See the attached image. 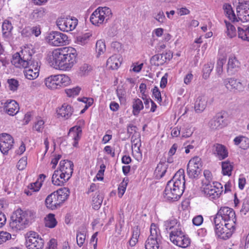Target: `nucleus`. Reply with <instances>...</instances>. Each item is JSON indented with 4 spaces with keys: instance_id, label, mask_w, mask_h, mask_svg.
I'll use <instances>...</instances> for the list:
<instances>
[{
    "instance_id": "nucleus-1",
    "label": "nucleus",
    "mask_w": 249,
    "mask_h": 249,
    "mask_svg": "<svg viewBox=\"0 0 249 249\" xmlns=\"http://www.w3.org/2000/svg\"><path fill=\"white\" fill-rule=\"evenodd\" d=\"M77 53L71 47L59 48L50 52L47 61L51 66L55 69L69 70L76 63Z\"/></svg>"
},
{
    "instance_id": "nucleus-2",
    "label": "nucleus",
    "mask_w": 249,
    "mask_h": 249,
    "mask_svg": "<svg viewBox=\"0 0 249 249\" xmlns=\"http://www.w3.org/2000/svg\"><path fill=\"white\" fill-rule=\"evenodd\" d=\"M184 184V170L179 169L167 182L164 191V197L172 201H177L183 194Z\"/></svg>"
},
{
    "instance_id": "nucleus-3",
    "label": "nucleus",
    "mask_w": 249,
    "mask_h": 249,
    "mask_svg": "<svg viewBox=\"0 0 249 249\" xmlns=\"http://www.w3.org/2000/svg\"><path fill=\"white\" fill-rule=\"evenodd\" d=\"M29 222L28 212L18 209L11 216L10 227L16 231L23 230Z\"/></svg>"
},
{
    "instance_id": "nucleus-4",
    "label": "nucleus",
    "mask_w": 249,
    "mask_h": 249,
    "mask_svg": "<svg viewBox=\"0 0 249 249\" xmlns=\"http://www.w3.org/2000/svg\"><path fill=\"white\" fill-rule=\"evenodd\" d=\"M70 83L69 77L64 74L51 75L45 79L47 87L53 90L67 86Z\"/></svg>"
},
{
    "instance_id": "nucleus-5",
    "label": "nucleus",
    "mask_w": 249,
    "mask_h": 249,
    "mask_svg": "<svg viewBox=\"0 0 249 249\" xmlns=\"http://www.w3.org/2000/svg\"><path fill=\"white\" fill-rule=\"evenodd\" d=\"M161 239L160 230L157 229L154 223H152L151 225L150 235L145 242V249H162L160 246Z\"/></svg>"
},
{
    "instance_id": "nucleus-6",
    "label": "nucleus",
    "mask_w": 249,
    "mask_h": 249,
    "mask_svg": "<svg viewBox=\"0 0 249 249\" xmlns=\"http://www.w3.org/2000/svg\"><path fill=\"white\" fill-rule=\"evenodd\" d=\"M202 165L201 159L195 157L191 159L187 166V174L192 179H197L200 174Z\"/></svg>"
},
{
    "instance_id": "nucleus-7",
    "label": "nucleus",
    "mask_w": 249,
    "mask_h": 249,
    "mask_svg": "<svg viewBox=\"0 0 249 249\" xmlns=\"http://www.w3.org/2000/svg\"><path fill=\"white\" fill-rule=\"evenodd\" d=\"M56 23L61 31L69 32L75 28L78 24V20L74 17L61 16L57 18Z\"/></svg>"
},
{
    "instance_id": "nucleus-8",
    "label": "nucleus",
    "mask_w": 249,
    "mask_h": 249,
    "mask_svg": "<svg viewBox=\"0 0 249 249\" xmlns=\"http://www.w3.org/2000/svg\"><path fill=\"white\" fill-rule=\"evenodd\" d=\"M218 215L221 217L224 223L229 224V227H233L235 226L236 221V215L234 211L228 207H223L218 211Z\"/></svg>"
},
{
    "instance_id": "nucleus-9",
    "label": "nucleus",
    "mask_w": 249,
    "mask_h": 249,
    "mask_svg": "<svg viewBox=\"0 0 249 249\" xmlns=\"http://www.w3.org/2000/svg\"><path fill=\"white\" fill-rule=\"evenodd\" d=\"M26 237V246L28 249H42L44 246V240L39 237L38 234L34 231H30Z\"/></svg>"
},
{
    "instance_id": "nucleus-10",
    "label": "nucleus",
    "mask_w": 249,
    "mask_h": 249,
    "mask_svg": "<svg viewBox=\"0 0 249 249\" xmlns=\"http://www.w3.org/2000/svg\"><path fill=\"white\" fill-rule=\"evenodd\" d=\"M68 36L66 35L59 32H52L47 37L50 45L59 46L68 43Z\"/></svg>"
},
{
    "instance_id": "nucleus-11",
    "label": "nucleus",
    "mask_w": 249,
    "mask_h": 249,
    "mask_svg": "<svg viewBox=\"0 0 249 249\" xmlns=\"http://www.w3.org/2000/svg\"><path fill=\"white\" fill-rule=\"evenodd\" d=\"M73 163L71 160H64L60 161L59 167L62 172L60 174V179L68 181L73 173Z\"/></svg>"
},
{
    "instance_id": "nucleus-12",
    "label": "nucleus",
    "mask_w": 249,
    "mask_h": 249,
    "mask_svg": "<svg viewBox=\"0 0 249 249\" xmlns=\"http://www.w3.org/2000/svg\"><path fill=\"white\" fill-rule=\"evenodd\" d=\"M226 116H227V113L225 112L217 113L209 122L210 128L212 130H216L226 126L227 124Z\"/></svg>"
},
{
    "instance_id": "nucleus-13",
    "label": "nucleus",
    "mask_w": 249,
    "mask_h": 249,
    "mask_svg": "<svg viewBox=\"0 0 249 249\" xmlns=\"http://www.w3.org/2000/svg\"><path fill=\"white\" fill-rule=\"evenodd\" d=\"M14 139L9 134L2 133L0 134V150L4 155H7L13 146Z\"/></svg>"
},
{
    "instance_id": "nucleus-14",
    "label": "nucleus",
    "mask_w": 249,
    "mask_h": 249,
    "mask_svg": "<svg viewBox=\"0 0 249 249\" xmlns=\"http://www.w3.org/2000/svg\"><path fill=\"white\" fill-rule=\"evenodd\" d=\"M64 202V199H62V197H59L54 192L48 195L45 199L46 207L52 210L60 207Z\"/></svg>"
},
{
    "instance_id": "nucleus-15",
    "label": "nucleus",
    "mask_w": 249,
    "mask_h": 249,
    "mask_svg": "<svg viewBox=\"0 0 249 249\" xmlns=\"http://www.w3.org/2000/svg\"><path fill=\"white\" fill-rule=\"evenodd\" d=\"M173 57V53L168 51L162 54H157L153 55L150 59V63L152 65L158 66L162 65L167 60H170Z\"/></svg>"
},
{
    "instance_id": "nucleus-16",
    "label": "nucleus",
    "mask_w": 249,
    "mask_h": 249,
    "mask_svg": "<svg viewBox=\"0 0 249 249\" xmlns=\"http://www.w3.org/2000/svg\"><path fill=\"white\" fill-rule=\"evenodd\" d=\"M201 188L202 192L207 197L213 199L219 197L223 191L220 190L218 187L215 185L212 186L211 184L202 185Z\"/></svg>"
},
{
    "instance_id": "nucleus-17",
    "label": "nucleus",
    "mask_w": 249,
    "mask_h": 249,
    "mask_svg": "<svg viewBox=\"0 0 249 249\" xmlns=\"http://www.w3.org/2000/svg\"><path fill=\"white\" fill-rule=\"evenodd\" d=\"M228 225L229 224L225 223L223 226H221L220 228H217V230H215L216 234L219 238L223 240H227L232 235L235 230V226L231 228Z\"/></svg>"
},
{
    "instance_id": "nucleus-18",
    "label": "nucleus",
    "mask_w": 249,
    "mask_h": 249,
    "mask_svg": "<svg viewBox=\"0 0 249 249\" xmlns=\"http://www.w3.org/2000/svg\"><path fill=\"white\" fill-rule=\"evenodd\" d=\"M213 154L219 160H223L228 156V151L226 147L223 144L215 143L213 147Z\"/></svg>"
},
{
    "instance_id": "nucleus-19",
    "label": "nucleus",
    "mask_w": 249,
    "mask_h": 249,
    "mask_svg": "<svg viewBox=\"0 0 249 249\" xmlns=\"http://www.w3.org/2000/svg\"><path fill=\"white\" fill-rule=\"evenodd\" d=\"M4 109L9 115L14 116L18 112L19 105L15 100H7L5 103Z\"/></svg>"
},
{
    "instance_id": "nucleus-20",
    "label": "nucleus",
    "mask_w": 249,
    "mask_h": 249,
    "mask_svg": "<svg viewBox=\"0 0 249 249\" xmlns=\"http://www.w3.org/2000/svg\"><path fill=\"white\" fill-rule=\"evenodd\" d=\"M223 83L227 89L230 90L235 89L240 91L243 89L241 83L234 78H226L224 80Z\"/></svg>"
},
{
    "instance_id": "nucleus-21",
    "label": "nucleus",
    "mask_w": 249,
    "mask_h": 249,
    "mask_svg": "<svg viewBox=\"0 0 249 249\" xmlns=\"http://www.w3.org/2000/svg\"><path fill=\"white\" fill-rule=\"evenodd\" d=\"M73 112V109L69 105L64 104L60 108L57 110L58 115L65 117L67 119L69 118Z\"/></svg>"
},
{
    "instance_id": "nucleus-22",
    "label": "nucleus",
    "mask_w": 249,
    "mask_h": 249,
    "mask_svg": "<svg viewBox=\"0 0 249 249\" xmlns=\"http://www.w3.org/2000/svg\"><path fill=\"white\" fill-rule=\"evenodd\" d=\"M207 100L204 96H199L196 99L195 104V109L196 112L201 113L206 108Z\"/></svg>"
},
{
    "instance_id": "nucleus-23",
    "label": "nucleus",
    "mask_w": 249,
    "mask_h": 249,
    "mask_svg": "<svg viewBox=\"0 0 249 249\" xmlns=\"http://www.w3.org/2000/svg\"><path fill=\"white\" fill-rule=\"evenodd\" d=\"M223 9L226 13L227 17L232 22L238 21L235 14L233 11L231 5L228 3H225L223 5Z\"/></svg>"
},
{
    "instance_id": "nucleus-24",
    "label": "nucleus",
    "mask_w": 249,
    "mask_h": 249,
    "mask_svg": "<svg viewBox=\"0 0 249 249\" xmlns=\"http://www.w3.org/2000/svg\"><path fill=\"white\" fill-rule=\"evenodd\" d=\"M90 21L92 24L99 26L104 21L103 15H101L96 9L92 13L90 18Z\"/></svg>"
},
{
    "instance_id": "nucleus-25",
    "label": "nucleus",
    "mask_w": 249,
    "mask_h": 249,
    "mask_svg": "<svg viewBox=\"0 0 249 249\" xmlns=\"http://www.w3.org/2000/svg\"><path fill=\"white\" fill-rule=\"evenodd\" d=\"M237 29L239 38L249 41V26L242 25V26H238Z\"/></svg>"
},
{
    "instance_id": "nucleus-26",
    "label": "nucleus",
    "mask_w": 249,
    "mask_h": 249,
    "mask_svg": "<svg viewBox=\"0 0 249 249\" xmlns=\"http://www.w3.org/2000/svg\"><path fill=\"white\" fill-rule=\"evenodd\" d=\"M22 67L26 68L32 60V54L27 51H21Z\"/></svg>"
},
{
    "instance_id": "nucleus-27",
    "label": "nucleus",
    "mask_w": 249,
    "mask_h": 249,
    "mask_svg": "<svg viewBox=\"0 0 249 249\" xmlns=\"http://www.w3.org/2000/svg\"><path fill=\"white\" fill-rule=\"evenodd\" d=\"M233 168V163L229 160L222 162V172L224 176H231Z\"/></svg>"
},
{
    "instance_id": "nucleus-28",
    "label": "nucleus",
    "mask_w": 249,
    "mask_h": 249,
    "mask_svg": "<svg viewBox=\"0 0 249 249\" xmlns=\"http://www.w3.org/2000/svg\"><path fill=\"white\" fill-rule=\"evenodd\" d=\"M45 226L49 228H54L57 224V221L55 218V215L53 213L48 214L44 218Z\"/></svg>"
},
{
    "instance_id": "nucleus-29",
    "label": "nucleus",
    "mask_w": 249,
    "mask_h": 249,
    "mask_svg": "<svg viewBox=\"0 0 249 249\" xmlns=\"http://www.w3.org/2000/svg\"><path fill=\"white\" fill-rule=\"evenodd\" d=\"M165 161H160L157 165L155 172V175L157 178H162L166 172L167 167L164 166Z\"/></svg>"
},
{
    "instance_id": "nucleus-30",
    "label": "nucleus",
    "mask_w": 249,
    "mask_h": 249,
    "mask_svg": "<svg viewBox=\"0 0 249 249\" xmlns=\"http://www.w3.org/2000/svg\"><path fill=\"white\" fill-rule=\"evenodd\" d=\"M133 114L134 116H138L140 111L143 108L142 101L139 98L134 99L133 101Z\"/></svg>"
},
{
    "instance_id": "nucleus-31",
    "label": "nucleus",
    "mask_w": 249,
    "mask_h": 249,
    "mask_svg": "<svg viewBox=\"0 0 249 249\" xmlns=\"http://www.w3.org/2000/svg\"><path fill=\"white\" fill-rule=\"evenodd\" d=\"M240 63L237 60L236 57L233 56L232 57H230L228 63L227 71L228 72H229L230 71H231L233 69H235V71H237V69L240 68Z\"/></svg>"
},
{
    "instance_id": "nucleus-32",
    "label": "nucleus",
    "mask_w": 249,
    "mask_h": 249,
    "mask_svg": "<svg viewBox=\"0 0 249 249\" xmlns=\"http://www.w3.org/2000/svg\"><path fill=\"white\" fill-rule=\"evenodd\" d=\"M103 200V197L100 195V193H96L95 195L92 197V208L95 210L99 209L102 203Z\"/></svg>"
},
{
    "instance_id": "nucleus-33",
    "label": "nucleus",
    "mask_w": 249,
    "mask_h": 249,
    "mask_svg": "<svg viewBox=\"0 0 249 249\" xmlns=\"http://www.w3.org/2000/svg\"><path fill=\"white\" fill-rule=\"evenodd\" d=\"M121 64L119 59L116 56L110 57L107 61V65L112 70L117 69Z\"/></svg>"
},
{
    "instance_id": "nucleus-34",
    "label": "nucleus",
    "mask_w": 249,
    "mask_h": 249,
    "mask_svg": "<svg viewBox=\"0 0 249 249\" xmlns=\"http://www.w3.org/2000/svg\"><path fill=\"white\" fill-rule=\"evenodd\" d=\"M73 134L74 141H78L82 134V128L80 126H74L71 127L69 131L68 135Z\"/></svg>"
},
{
    "instance_id": "nucleus-35",
    "label": "nucleus",
    "mask_w": 249,
    "mask_h": 249,
    "mask_svg": "<svg viewBox=\"0 0 249 249\" xmlns=\"http://www.w3.org/2000/svg\"><path fill=\"white\" fill-rule=\"evenodd\" d=\"M140 233V230L139 227H134L133 230L132 235L129 241V245L131 247H134L138 241V237H139Z\"/></svg>"
},
{
    "instance_id": "nucleus-36",
    "label": "nucleus",
    "mask_w": 249,
    "mask_h": 249,
    "mask_svg": "<svg viewBox=\"0 0 249 249\" xmlns=\"http://www.w3.org/2000/svg\"><path fill=\"white\" fill-rule=\"evenodd\" d=\"M224 22L225 23L227 28L226 34L227 36L231 38L235 36L236 35V31L234 26L226 20H224Z\"/></svg>"
},
{
    "instance_id": "nucleus-37",
    "label": "nucleus",
    "mask_w": 249,
    "mask_h": 249,
    "mask_svg": "<svg viewBox=\"0 0 249 249\" xmlns=\"http://www.w3.org/2000/svg\"><path fill=\"white\" fill-rule=\"evenodd\" d=\"M53 192L59 197H62V199H64V201L67 199L70 193V189L67 187L61 188Z\"/></svg>"
},
{
    "instance_id": "nucleus-38",
    "label": "nucleus",
    "mask_w": 249,
    "mask_h": 249,
    "mask_svg": "<svg viewBox=\"0 0 249 249\" xmlns=\"http://www.w3.org/2000/svg\"><path fill=\"white\" fill-rule=\"evenodd\" d=\"M24 73L26 77L29 80H33L37 78L39 75V70L37 69H26L24 71Z\"/></svg>"
},
{
    "instance_id": "nucleus-39",
    "label": "nucleus",
    "mask_w": 249,
    "mask_h": 249,
    "mask_svg": "<svg viewBox=\"0 0 249 249\" xmlns=\"http://www.w3.org/2000/svg\"><path fill=\"white\" fill-rule=\"evenodd\" d=\"M45 13V9L43 8H40L33 11L31 15V18L33 19H38L43 18Z\"/></svg>"
},
{
    "instance_id": "nucleus-40",
    "label": "nucleus",
    "mask_w": 249,
    "mask_h": 249,
    "mask_svg": "<svg viewBox=\"0 0 249 249\" xmlns=\"http://www.w3.org/2000/svg\"><path fill=\"white\" fill-rule=\"evenodd\" d=\"M83 230L82 231H77L76 234L77 244L79 247L83 246L86 238L85 228L83 227Z\"/></svg>"
},
{
    "instance_id": "nucleus-41",
    "label": "nucleus",
    "mask_w": 249,
    "mask_h": 249,
    "mask_svg": "<svg viewBox=\"0 0 249 249\" xmlns=\"http://www.w3.org/2000/svg\"><path fill=\"white\" fill-rule=\"evenodd\" d=\"M96 10L99 12V13H101V15H103L104 20L107 17V18L106 20V21H107V19L109 18V16L112 14L111 10L107 7H99Z\"/></svg>"
},
{
    "instance_id": "nucleus-42",
    "label": "nucleus",
    "mask_w": 249,
    "mask_h": 249,
    "mask_svg": "<svg viewBox=\"0 0 249 249\" xmlns=\"http://www.w3.org/2000/svg\"><path fill=\"white\" fill-rule=\"evenodd\" d=\"M11 63L16 67H22L21 57L19 53H16L13 55Z\"/></svg>"
},
{
    "instance_id": "nucleus-43",
    "label": "nucleus",
    "mask_w": 249,
    "mask_h": 249,
    "mask_svg": "<svg viewBox=\"0 0 249 249\" xmlns=\"http://www.w3.org/2000/svg\"><path fill=\"white\" fill-rule=\"evenodd\" d=\"M106 50L105 42L100 40H98L96 44V51L97 53V57H98L101 53H104Z\"/></svg>"
},
{
    "instance_id": "nucleus-44",
    "label": "nucleus",
    "mask_w": 249,
    "mask_h": 249,
    "mask_svg": "<svg viewBox=\"0 0 249 249\" xmlns=\"http://www.w3.org/2000/svg\"><path fill=\"white\" fill-rule=\"evenodd\" d=\"M128 181V179L127 178L126 181H124V179L123 181L121 183V184L119 185L118 188V196L119 197H122L123 196L125 192V191L126 190V187L127 185V181Z\"/></svg>"
},
{
    "instance_id": "nucleus-45",
    "label": "nucleus",
    "mask_w": 249,
    "mask_h": 249,
    "mask_svg": "<svg viewBox=\"0 0 249 249\" xmlns=\"http://www.w3.org/2000/svg\"><path fill=\"white\" fill-rule=\"evenodd\" d=\"M205 180L202 181V185H206L207 184H211L212 180V175L210 171L209 170H205L203 172Z\"/></svg>"
},
{
    "instance_id": "nucleus-46",
    "label": "nucleus",
    "mask_w": 249,
    "mask_h": 249,
    "mask_svg": "<svg viewBox=\"0 0 249 249\" xmlns=\"http://www.w3.org/2000/svg\"><path fill=\"white\" fill-rule=\"evenodd\" d=\"M7 83L9 84V89L13 91H16L19 86L18 82L17 80L12 78L8 79Z\"/></svg>"
},
{
    "instance_id": "nucleus-47",
    "label": "nucleus",
    "mask_w": 249,
    "mask_h": 249,
    "mask_svg": "<svg viewBox=\"0 0 249 249\" xmlns=\"http://www.w3.org/2000/svg\"><path fill=\"white\" fill-rule=\"evenodd\" d=\"M81 88L79 87H76L72 89H66L65 92L69 97H71L75 95H77L80 91Z\"/></svg>"
},
{
    "instance_id": "nucleus-48",
    "label": "nucleus",
    "mask_w": 249,
    "mask_h": 249,
    "mask_svg": "<svg viewBox=\"0 0 249 249\" xmlns=\"http://www.w3.org/2000/svg\"><path fill=\"white\" fill-rule=\"evenodd\" d=\"M213 222L215 227V230H217V228H220L224 225L223 220L221 219V217L218 215V213H217L214 218Z\"/></svg>"
},
{
    "instance_id": "nucleus-49",
    "label": "nucleus",
    "mask_w": 249,
    "mask_h": 249,
    "mask_svg": "<svg viewBox=\"0 0 249 249\" xmlns=\"http://www.w3.org/2000/svg\"><path fill=\"white\" fill-rule=\"evenodd\" d=\"M27 158L24 157L21 158L18 162L17 167L19 170H23L27 165Z\"/></svg>"
},
{
    "instance_id": "nucleus-50",
    "label": "nucleus",
    "mask_w": 249,
    "mask_h": 249,
    "mask_svg": "<svg viewBox=\"0 0 249 249\" xmlns=\"http://www.w3.org/2000/svg\"><path fill=\"white\" fill-rule=\"evenodd\" d=\"M41 185L42 183H38V181H36V182L30 184L28 188V189L32 190L33 192H36L39 191Z\"/></svg>"
},
{
    "instance_id": "nucleus-51",
    "label": "nucleus",
    "mask_w": 249,
    "mask_h": 249,
    "mask_svg": "<svg viewBox=\"0 0 249 249\" xmlns=\"http://www.w3.org/2000/svg\"><path fill=\"white\" fill-rule=\"evenodd\" d=\"M152 94L158 102L160 103L162 101L160 92L157 86H155L152 89Z\"/></svg>"
},
{
    "instance_id": "nucleus-52",
    "label": "nucleus",
    "mask_w": 249,
    "mask_h": 249,
    "mask_svg": "<svg viewBox=\"0 0 249 249\" xmlns=\"http://www.w3.org/2000/svg\"><path fill=\"white\" fill-rule=\"evenodd\" d=\"M2 28L3 31L4 32V34H6L11 31L13 26L9 21H5L2 24Z\"/></svg>"
},
{
    "instance_id": "nucleus-53",
    "label": "nucleus",
    "mask_w": 249,
    "mask_h": 249,
    "mask_svg": "<svg viewBox=\"0 0 249 249\" xmlns=\"http://www.w3.org/2000/svg\"><path fill=\"white\" fill-rule=\"evenodd\" d=\"M11 235L6 231L0 232V243L1 244L4 242H6L9 239H11Z\"/></svg>"
},
{
    "instance_id": "nucleus-54",
    "label": "nucleus",
    "mask_w": 249,
    "mask_h": 249,
    "mask_svg": "<svg viewBox=\"0 0 249 249\" xmlns=\"http://www.w3.org/2000/svg\"><path fill=\"white\" fill-rule=\"evenodd\" d=\"M39 65L38 62L36 60H33L31 61H30V63L29 64L28 66H27L26 68H25V69H31V70H35L37 69V70L39 71Z\"/></svg>"
},
{
    "instance_id": "nucleus-55",
    "label": "nucleus",
    "mask_w": 249,
    "mask_h": 249,
    "mask_svg": "<svg viewBox=\"0 0 249 249\" xmlns=\"http://www.w3.org/2000/svg\"><path fill=\"white\" fill-rule=\"evenodd\" d=\"M225 61L226 60L222 58L218 59L217 62L216 71L219 74H221L223 71V66Z\"/></svg>"
},
{
    "instance_id": "nucleus-56",
    "label": "nucleus",
    "mask_w": 249,
    "mask_h": 249,
    "mask_svg": "<svg viewBox=\"0 0 249 249\" xmlns=\"http://www.w3.org/2000/svg\"><path fill=\"white\" fill-rule=\"evenodd\" d=\"M185 235L182 236H170V239L172 242H173L175 245L179 247L180 244H181V239L182 238L184 237Z\"/></svg>"
},
{
    "instance_id": "nucleus-57",
    "label": "nucleus",
    "mask_w": 249,
    "mask_h": 249,
    "mask_svg": "<svg viewBox=\"0 0 249 249\" xmlns=\"http://www.w3.org/2000/svg\"><path fill=\"white\" fill-rule=\"evenodd\" d=\"M44 122L43 120H39L36 123L35 125L34 126L33 128L37 132H41L44 128Z\"/></svg>"
},
{
    "instance_id": "nucleus-58",
    "label": "nucleus",
    "mask_w": 249,
    "mask_h": 249,
    "mask_svg": "<svg viewBox=\"0 0 249 249\" xmlns=\"http://www.w3.org/2000/svg\"><path fill=\"white\" fill-rule=\"evenodd\" d=\"M106 168V165L104 164H102L100 165V169L98 171L96 178L98 180H103L104 179L103 175Z\"/></svg>"
},
{
    "instance_id": "nucleus-59",
    "label": "nucleus",
    "mask_w": 249,
    "mask_h": 249,
    "mask_svg": "<svg viewBox=\"0 0 249 249\" xmlns=\"http://www.w3.org/2000/svg\"><path fill=\"white\" fill-rule=\"evenodd\" d=\"M249 211V199L245 198L244 199L241 212H244L245 214Z\"/></svg>"
},
{
    "instance_id": "nucleus-60",
    "label": "nucleus",
    "mask_w": 249,
    "mask_h": 249,
    "mask_svg": "<svg viewBox=\"0 0 249 249\" xmlns=\"http://www.w3.org/2000/svg\"><path fill=\"white\" fill-rule=\"evenodd\" d=\"M249 8V1H245L244 3L239 2V5L236 7L237 13L240 12V10H247Z\"/></svg>"
},
{
    "instance_id": "nucleus-61",
    "label": "nucleus",
    "mask_w": 249,
    "mask_h": 249,
    "mask_svg": "<svg viewBox=\"0 0 249 249\" xmlns=\"http://www.w3.org/2000/svg\"><path fill=\"white\" fill-rule=\"evenodd\" d=\"M192 221L194 225L199 226L202 224L203 221V218L202 215H199L195 217L193 219Z\"/></svg>"
},
{
    "instance_id": "nucleus-62",
    "label": "nucleus",
    "mask_w": 249,
    "mask_h": 249,
    "mask_svg": "<svg viewBox=\"0 0 249 249\" xmlns=\"http://www.w3.org/2000/svg\"><path fill=\"white\" fill-rule=\"evenodd\" d=\"M190 238L185 235L184 237L181 239L179 247L183 248H186L190 244Z\"/></svg>"
},
{
    "instance_id": "nucleus-63",
    "label": "nucleus",
    "mask_w": 249,
    "mask_h": 249,
    "mask_svg": "<svg viewBox=\"0 0 249 249\" xmlns=\"http://www.w3.org/2000/svg\"><path fill=\"white\" fill-rule=\"evenodd\" d=\"M154 18L159 22L162 23L165 19V17L163 11H160L154 17Z\"/></svg>"
},
{
    "instance_id": "nucleus-64",
    "label": "nucleus",
    "mask_w": 249,
    "mask_h": 249,
    "mask_svg": "<svg viewBox=\"0 0 249 249\" xmlns=\"http://www.w3.org/2000/svg\"><path fill=\"white\" fill-rule=\"evenodd\" d=\"M185 235L184 232L182 231L180 229H176L172 231L170 233V236H182L183 237V235Z\"/></svg>"
}]
</instances>
